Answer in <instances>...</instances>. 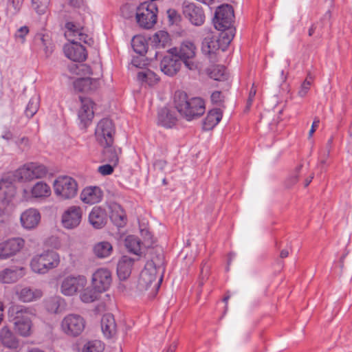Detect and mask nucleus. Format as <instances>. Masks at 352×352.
<instances>
[{
	"label": "nucleus",
	"mask_w": 352,
	"mask_h": 352,
	"mask_svg": "<svg viewBox=\"0 0 352 352\" xmlns=\"http://www.w3.org/2000/svg\"><path fill=\"white\" fill-rule=\"evenodd\" d=\"M19 299L24 302H30L41 298L43 292L41 289L25 287L17 292Z\"/></svg>",
	"instance_id": "b1692460"
},
{
	"label": "nucleus",
	"mask_w": 352,
	"mask_h": 352,
	"mask_svg": "<svg viewBox=\"0 0 352 352\" xmlns=\"http://www.w3.org/2000/svg\"><path fill=\"white\" fill-rule=\"evenodd\" d=\"M222 111L219 108L210 110L203 122V127L205 130L212 129L221 120Z\"/></svg>",
	"instance_id": "bb28decb"
},
{
	"label": "nucleus",
	"mask_w": 352,
	"mask_h": 352,
	"mask_svg": "<svg viewBox=\"0 0 352 352\" xmlns=\"http://www.w3.org/2000/svg\"><path fill=\"white\" fill-rule=\"evenodd\" d=\"M137 12H144L146 14H155L157 15L158 8L155 3L145 1L137 8Z\"/></svg>",
	"instance_id": "a18cd8bd"
},
{
	"label": "nucleus",
	"mask_w": 352,
	"mask_h": 352,
	"mask_svg": "<svg viewBox=\"0 0 352 352\" xmlns=\"http://www.w3.org/2000/svg\"><path fill=\"white\" fill-rule=\"evenodd\" d=\"M70 43L64 45L63 50L65 56L74 62L85 61L87 56V51L76 39L70 40Z\"/></svg>",
	"instance_id": "9b49d317"
},
{
	"label": "nucleus",
	"mask_w": 352,
	"mask_h": 352,
	"mask_svg": "<svg viewBox=\"0 0 352 352\" xmlns=\"http://www.w3.org/2000/svg\"><path fill=\"white\" fill-rule=\"evenodd\" d=\"M320 123V120L318 118L316 117L314 118V120L312 123V125H311V129L309 132V138H311L314 133L316 131V129L318 126V124Z\"/></svg>",
	"instance_id": "774afa93"
},
{
	"label": "nucleus",
	"mask_w": 352,
	"mask_h": 352,
	"mask_svg": "<svg viewBox=\"0 0 352 352\" xmlns=\"http://www.w3.org/2000/svg\"><path fill=\"white\" fill-rule=\"evenodd\" d=\"M113 248L111 244L107 241H101L96 243L93 248V251L94 254L98 258H106L109 256Z\"/></svg>",
	"instance_id": "7c9ffc66"
},
{
	"label": "nucleus",
	"mask_w": 352,
	"mask_h": 352,
	"mask_svg": "<svg viewBox=\"0 0 352 352\" xmlns=\"http://www.w3.org/2000/svg\"><path fill=\"white\" fill-rule=\"evenodd\" d=\"M142 245V242L140 240L133 235L128 236L125 239V246L129 250V252L135 254L140 255L141 254V246Z\"/></svg>",
	"instance_id": "f704fd0d"
},
{
	"label": "nucleus",
	"mask_w": 352,
	"mask_h": 352,
	"mask_svg": "<svg viewBox=\"0 0 352 352\" xmlns=\"http://www.w3.org/2000/svg\"><path fill=\"white\" fill-rule=\"evenodd\" d=\"M302 167V164H300L296 168L295 175L289 177L287 182V187L290 188L292 186L295 184L298 180V173Z\"/></svg>",
	"instance_id": "bf43d9fd"
},
{
	"label": "nucleus",
	"mask_w": 352,
	"mask_h": 352,
	"mask_svg": "<svg viewBox=\"0 0 352 352\" xmlns=\"http://www.w3.org/2000/svg\"><path fill=\"white\" fill-rule=\"evenodd\" d=\"M207 72L210 78L214 80H225L228 77L226 69L223 65H218L212 66L207 69Z\"/></svg>",
	"instance_id": "2f4dec72"
},
{
	"label": "nucleus",
	"mask_w": 352,
	"mask_h": 352,
	"mask_svg": "<svg viewBox=\"0 0 352 352\" xmlns=\"http://www.w3.org/2000/svg\"><path fill=\"white\" fill-rule=\"evenodd\" d=\"M185 66L190 70H195L197 68V65L191 59L182 60Z\"/></svg>",
	"instance_id": "338daca9"
},
{
	"label": "nucleus",
	"mask_w": 352,
	"mask_h": 352,
	"mask_svg": "<svg viewBox=\"0 0 352 352\" xmlns=\"http://www.w3.org/2000/svg\"><path fill=\"white\" fill-rule=\"evenodd\" d=\"M16 189L13 185L4 181H0V201L9 204L15 196Z\"/></svg>",
	"instance_id": "c85d7f7f"
},
{
	"label": "nucleus",
	"mask_w": 352,
	"mask_h": 352,
	"mask_svg": "<svg viewBox=\"0 0 352 352\" xmlns=\"http://www.w3.org/2000/svg\"><path fill=\"white\" fill-rule=\"evenodd\" d=\"M54 188L58 196L68 199L76 196L78 185L76 182L70 177H58L54 183Z\"/></svg>",
	"instance_id": "423d86ee"
},
{
	"label": "nucleus",
	"mask_w": 352,
	"mask_h": 352,
	"mask_svg": "<svg viewBox=\"0 0 352 352\" xmlns=\"http://www.w3.org/2000/svg\"><path fill=\"white\" fill-rule=\"evenodd\" d=\"M196 46L190 41H185L182 43L179 48H177V52L175 53L179 60L192 59L196 55Z\"/></svg>",
	"instance_id": "393cba45"
},
{
	"label": "nucleus",
	"mask_w": 352,
	"mask_h": 352,
	"mask_svg": "<svg viewBox=\"0 0 352 352\" xmlns=\"http://www.w3.org/2000/svg\"><path fill=\"white\" fill-rule=\"evenodd\" d=\"M81 107L78 111V118L85 125H87L94 118L93 101L88 98L79 96Z\"/></svg>",
	"instance_id": "a211bd4d"
},
{
	"label": "nucleus",
	"mask_w": 352,
	"mask_h": 352,
	"mask_svg": "<svg viewBox=\"0 0 352 352\" xmlns=\"http://www.w3.org/2000/svg\"><path fill=\"white\" fill-rule=\"evenodd\" d=\"M151 264L152 267L154 269H156L157 271H160L163 272L164 270V257L162 253H159L156 254L155 256H153L151 261H148L146 264Z\"/></svg>",
	"instance_id": "de8ad7c7"
},
{
	"label": "nucleus",
	"mask_w": 352,
	"mask_h": 352,
	"mask_svg": "<svg viewBox=\"0 0 352 352\" xmlns=\"http://www.w3.org/2000/svg\"><path fill=\"white\" fill-rule=\"evenodd\" d=\"M138 79L142 82H146L149 85H153L158 82L157 75L150 69H146L138 73Z\"/></svg>",
	"instance_id": "37998d69"
},
{
	"label": "nucleus",
	"mask_w": 352,
	"mask_h": 352,
	"mask_svg": "<svg viewBox=\"0 0 352 352\" xmlns=\"http://www.w3.org/2000/svg\"><path fill=\"white\" fill-rule=\"evenodd\" d=\"M136 19L140 26L145 29H150L156 23L157 15L155 14H146L144 12H136Z\"/></svg>",
	"instance_id": "c756f323"
},
{
	"label": "nucleus",
	"mask_w": 352,
	"mask_h": 352,
	"mask_svg": "<svg viewBox=\"0 0 352 352\" xmlns=\"http://www.w3.org/2000/svg\"><path fill=\"white\" fill-rule=\"evenodd\" d=\"M18 272L16 270L6 268L0 271V283L10 284L19 280Z\"/></svg>",
	"instance_id": "4c0bfd02"
},
{
	"label": "nucleus",
	"mask_w": 352,
	"mask_h": 352,
	"mask_svg": "<svg viewBox=\"0 0 352 352\" xmlns=\"http://www.w3.org/2000/svg\"><path fill=\"white\" fill-rule=\"evenodd\" d=\"M211 101L213 104L221 106L223 102V96L221 91H215L211 95Z\"/></svg>",
	"instance_id": "13d9d810"
},
{
	"label": "nucleus",
	"mask_w": 352,
	"mask_h": 352,
	"mask_svg": "<svg viewBox=\"0 0 352 352\" xmlns=\"http://www.w3.org/2000/svg\"><path fill=\"white\" fill-rule=\"evenodd\" d=\"M102 198V193L98 187L85 188L80 194L81 200L88 204H94L98 203Z\"/></svg>",
	"instance_id": "5701e85b"
},
{
	"label": "nucleus",
	"mask_w": 352,
	"mask_h": 352,
	"mask_svg": "<svg viewBox=\"0 0 352 352\" xmlns=\"http://www.w3.org/2000/svg\"><path fill=\"white\" fill-rule=\"evenodd\" d=\"M210 273V266L207 262H203L201 265L200 273L199 276V286L201 287L206 279H208Z\"/></svg>",
	"instance_id": "603ef678"
},
{
	"label": "nucleus",
	"mask_w": 352,
	"mask_h": 352,
	"mask_svg": "<svg viewBox=\"0 0 352 352\" xmlns=\"http://www.w3.org/2000/svg\"><path fill=\"white\" fill-rule=\"evenodd\" d=\"M35 42L38 45L43 47L45 56L49 57L53 52V45L48 35L37 34L35 36Z\"/></svg>",
	"instance_id": "c9c22d12"
},
{
	"label": "nucleus",
	"mask_w": 352,
	"mask_h": 352,
	"mask_svg": "<svg viewBox=\"0 0 352 352\" xmlns=\"http://www.w3.org/2000/svg\"><path fill=\"white\" fill-rule=\"evenodd\" d=\"M9 320L14 325L16 331L23 337L31 333L32 309L19 305H12L8 309Z\"/></svg>",
	"instance_id": "f03ea898"
},
{
	"label": "nucleus",
	"mask_w": 352,
	"mask_h": 352,
	"mask_svg": "<svg viewBox=\"0 0 352 352\" xmlns=\"http://www.w3.org/2000/svg\"><path fill=\"white\" fill-rule=\"evenodd\" d=\"M168 17L169 19V21L173 24L175 23H177L180 21V15L178 12L174 9H168L167 10Z\"/></svg>",
	"instance_id": "052dcab7"
},
{
	"label": "nucleus",
	"mask_w": 352,
	"mask_h": 352,
	"mask_svg": "<svg viewBox=\"0 0 352 352\" xmlns=\"http://www.w3.org/2000/svg\"><path fill=\"white\" fill-rule=\"evenodd\" d=\"M29 32V28L27 26L21 27L15 34L16 38H19L21 39V43H23L25 41V36Z\"/></svg>",
	"instance_id": "0e129e2a"
},
{
	"label": "nucleus",
	"mask_w": 352,
	"mask_h": 352,
	"mask_svg": "<svg viewBox=\"0 0 352 352\" xmlns=\"http://www.w3.org/2000/svg\"><path fill=\"white\" fill-rule=\"evenodd\" d=\"M112 281L110 271L105 268L98 269L93 274L91 285L96 292L102 293L107 291Z\"/></svg>",
	"instance_id": "9d476101"
},
{
	"label": "nucleus",
	"mask_w": 352,
	"mask_h": 352,
	"mask_svg": "<svg viewBox=\"0 0 352 352\" xmlns=\"http://www.w3.org/2000/svg\"><path fill=\"white\" fill-rule=\"evenodd\" d=\"M89 221L94 228L100 229L107 223V214L100 207H94L89 215Z\"/></svg>",
	"instance_id": "412c9836"
},
{
	"label": "nucleus",
	"mask_w": 352,
	"mask_h": 352,
	"mask_svg": "<svg viewBox=\"0 0 352 352\" xmlns=\"http://www.w3.org/2000/svg\"><path fill=\"white\" fill-rule=\"evenodd\" d=\"M131 46L135 52L140 55H144L148 52V43L144 37L135 36L131 40Z\"/></svg>",
	"instance_id": "72a5a7b5"
},
{
	"label": "nucleus",
	"mask_w": 352,
	"mask_h": 352,
	"mask_svg": "<svg viewBox=\"0 0 352 352\" xmlns=\"http://www.w3.org/2000/svg\"><path fill=\"white\" fill-rule=\"evenodd\" d=\"M323 28L322 21L313 23L308 30V35L309 36L316 34L318 37L322 36L321 30Z\"/></svg>",
	"instance_id": "4d7b16f0"
},
{
	"label": "nucleus",
	"mask_w": 352,
	"mask_h": 352,
	"mask_svg": "<svg viewBox=\"0 0 352 352\" xmlns=\"http://www.w3.org/2000/svg\"><path fill=\"white\" fill-rule=\"evenodd\" d=\"M59 263L58 254L53 250H48L33 257L30 267L34 272L45 274L50 270L56 267Z\"/></svg>",
	"instance_id": "7ed1b4c3"
},
{
	"label": "nucleus",
	"mask_w": 352,
	"mask_h": 352,
	"mask_svg": "<svg viewBox=\"0 0 352 352\" xmlns=\"http://www.w3.org/2000/svg\"><path fill=\"white\" fill-rule=\"evenodd\" d=\"M24 245V240L14 238L0 243V259H7L19 252Z\"/></svg>",
	"instance_id": "4468645a"
},
{
	"label": "nucleus",
	"mask_w": 352,
	"mask_h": 352,
	"mask_svg": "<svg viewBox=\"0 0 352 352\" xmlns=\"http://www.w3.org/2000/svg\"><path fill=\"white\" fill-rule=\"evenodd\" d=\"M103 149L104 160L109 162L113 166H116L118 162V155L115 148L112 145H101Z\"/></svg>",
	"instance_id": "ea45409f"
},
{
	"label": "nucleus",
	"mask_w": 352,
	"mask_h": 352,
	"mask_svg": "<svg viewBox=\"0 0 352 352\" xmlns=\"http://www.w3.org/2000/svg\"><path fill=\"white\" fill-rule=\"evenodd\" d=\"M134 259L128 256H122L117 265V274L120 280L127 279L131 273Z\"/></svg>",
	"instance_id": "aec40b11"
},
{
	"label": "nucleus",
	"mask_w": 352,
	"mask_h": 352,
	"mask_svg": "<svg viewBox=\"0 0 352 352\" xmlns=\"http://www.w3.org/2000/svg\"><path fill=\"white\" fill-rule=\"evenodd\" d=\"M104 346L100 341L93 340L87 342L83 346L82 352H102Z\"/></svg>",
	"instance_id": "49530a36"
},
{
	"label": "nucleus",
	"mask_w": 352,
	"mask_h": 352,
	"mask_svg": "<svg viewBox=\"0 0 352 352\" xmlns=\"http://www.w3.org/2000/svg\"><path fill=\"white\" fill-rule=\"evenodd\" d=\"M0 342L3 347L10 349H16L19 346V339L8 326L0 329Z\"/></svg>",
	"instance_id": "f3484780"
},
{
	"label": "nucleus",
	"mask_w": 352,
	"mask_h": 352,
	"mask_svg": "<svg viewBox=\"0 0 352 352\" xmlns=\"http://www.w3.org/2000/svg\"><path fill=\"white\" fill-rule=\"evenodd\" d=\"M50 193V187L43 182H37L32 188V195L34 197H48Z\"/></svg>",
	"instance_id": "58836bf2"
},
{
	"label": "nucleus",
	"mask_w": 352,
	"mask_h": 352,
	"mask_svg": "<svg viewBox=\"0 0 352 352\" xmlns=\"http://www.w3.org/2000/svg\"><path fill=\"white\" fill-rule=\"evenodd\" d=\"M221 32V36L224 42L230 43L234 36L235 29L230 26Z\"/></svg>",
	"instance_id": "5fc2aeb1"
},
{
	"label": "nucleus",
	"mask_w": 352,
	"mask_h": 352,
	"mask_svg": "<svg viewBox=\"0 0 352 352\" xmlns=\"http://www.w3.org/2000/svg\"><path fill=\"white\" fill-rule=\"evenodd\" d=\"M113 165L105 164L98 167V172L102 175H109L113 172Z\"/></svg>",
	"instance_id": "e2e57ef3"
},
{
	"label": "nucleus",
	"mask_w": 352,
	"mask_h": 352,
	"mask_svg": "<svg viewBox=\"0 0 352 352\" xmlns=\"http://www.w3.org/2000/svg\"><path fill=\"white\" fill-rule=\"evenodd\" d=\"M219 41L218 38L210 33L202 41L201 51L205 54H212L219 49Z\"/></svg>",
	"instance_id": "cd10ccee"
},
{
	"label": "nucleus",
	"mask_w": 352,
	"mask_h": 352,
	"mask_svg": "<svg viewBox=\"0 0 352 352\" xmlns=\"http://www.w3.org/2000/svg\"><path fill=\"white\" fill-rule=\"evenodd\" d=\"M65 28L67 32L65 33L68 36L76 37L78 34L83 30V28L79 25H76L73 22H67L65 23Z\"/></svg>",
	"instance_id": "8fccbe9b"
},
{
	"label": "nucleus",
	"mask_w": 352,
	"mask_h": 352,
	"mask_svg": "<svg viewBox=\"0 0 352 352\" xmlns=\"http://www.w3.org/2000/svg\"><path fill=\"white\" fill-rule=\"evenodd\" d=\"M38 109V98L37 97L32 98L25 110V113L28 118H32Z\"/></svg>",
	"instance_id": "09e8293b"
},
{
	"label": "nucleus",
	"mask_w": 352,
	"mask_h": 352,
	"mask_svg": "<svg viewBox=\"0 0 352 352\" xmlns=\"http://www.w3.org/2000/svg\"><path fill=\"white\" fill-rule=\"evenodd\" d=\"M141 235L144 239L142 245L146 248H149L153 244L154 241L153 239V236L148 230H141Z\"/></svg>",
	"instance_id": "6e6d98bb"
},
{
	"label": "nucleus",
	"mask_w": 352,
	"mask_h": 352,
	"mask_svg": "<svg viewBox=\"0 0 352 352\" xmlns=\"http://www.w3.org/2000/svg\"><path fill=\"white\" fill-rule=\"evenodd\" d=\"M234 17V10L232 6L225 4L219 6L213 19L215 29L219 31H223L228 28H230Z\"/></svg>",
	"instance_id": "0eeeda50"
},
{
	"label": "nucleus",
	"mask_w": 352,
	"mask_h": 352,
	"mask_svg": "<svg viewBox=\"0 0 352 352\" xmlns=\"http://www.w3.org/2000/svg\"><path fill=\"white\" fill-rule=\"evenodd\" d=\"M98 292L92 291L91 289H85L81 294L80 298L81 300L86 303L91 302L97 300L98 298Z\"/></svg>",
	"instance_id": "864d4df0"
},
{
	"label": "nucleus",
	"mask_w": 352,
	"mask_h": 352,
	"mask_svg": "<svg viewBox=\"0 0 352 352\" xmlns=\"http://www.w3.org/2000/svg\"><path fill=\"white\" fill-rule=\"evenodd\" d=\"M177 52V47L170 49L160 62V69L167 76H175L181 68L182 62L175 54Z\"/></svg>",
	"instance_id": "1a4fd4ad"
},
{
	"label": "nucleus",
	"mask_w": 352,
	"mask_h": 352,
	"mask_svg": "<svg viewBox=\"0 0 352 352\" xmlns=\"http://www.w3.org/2000/svg\"><path fill=\"white\" fill-rule=\"evenodd\" d=\"M78 40L79 41H82L85 44H87L88 45H91L94 43V40L89 37L87 34H85L82 30L78 34Z\"/></svg>",
	"instance_id": "69168bd1"
},
{
	"label": "nucleus",
	"mask_w": 352,
	"mask_h": 352,
	"mask_svg": "<svg viewBox=\"0 0 352 352\" xmlns=\"http://www.w3.org/2000/svg\"><path fill=\"white\" fill-rule=\"evenodd\" d=\"M85 320L78 314H70L63 318L61 329L67 336L76 338L79 336L85 328Z\"/></svg>",
	"instance_id": "39448f33"
},
{
	"label": "nucleus",
	"mask_w": 352,
	"mask_h": 352,
	"mask_svg": "<svg viewBox=\"0 0 352 352\" xmlns=\"http://www.w3.org/2000/svg\"><path fill=\"white\" fill-rule=\"evenodd\" d=\"M82 219V210L79 206L69 207L63 214L62 223L67 229H74L79 226Z\"/></svg>",
	"instance_id": "2eb2a0df"
},
{
	"label": "nucleus",
	"mask_w": 352,
	"mask_h": 352,
	"mask_svg": "<svg viewBox=\"0 0 352 352\" xmlns=\"http://www.w3.org/2000/svg\"><path fill=\"white\" fill-rule=\"evenodd\" d=\"M29 166H30L32 170L31 173L32 175L33 179L42 178L45 177L47 173V168L43 164L30 162L29 163Z\"/></svg>",
	"instance_id": "c03bdc74"
},
{
	"label": "nucleus",
	"mask_w": 352,
	"mask_h": 352,
	"mask_svg": "<svg viewBox=\"0 0 352 352\" xmlns=\"http://www.w3.org/2000/svg\"><path fill=\"white\" fill-rule=\"evenodd\" d=\"M115 128L111 120L104 118L101 120L96 129L95 135L100 145H112Z\"/></svg>",
	"instance_id": "6e6552de"
},
{
	"label": "nucleus",
	"mask_w": 352,
	"mask_h": 352,
	"mask_svg": "<svg viewBox=\"0 0 352 352\" xmlns=\"http://www.w3.org/2000/svg\"><path fill=\"white\" fill-rule=\"evenodd\" d=\"M169 42V34L165 31H158L151 38V43L155 48L165 47Z\"/></svg>",
	"instance_id": "473e14b6"
},
{
	"label": "nucleus",
	"mask_w": 352,
	"mask_h": 352,
	"mask_svg": "<svg viewBox=\"0 0 352 352\" xmlns=\"http://www.w3.org/2000/svg\"><path fill=\"white\" fill-rule=\"evenodd\" d=\"M110 218L112 222L118 227H123L126 223V214L120 207L112 210Z\"/></svg>",
	"instance_id": "79ce46f5"
},
{
	"label": "nucleus",
	"mask_w": 352,
	"mask_h": 352,
	"mask_svg": "<svg viewBox=\"0 0 352 352\" xmlns=\"http://www.w3.org/2000/svg\"><path fill=\"white\" fill-rule=\"evenodd\" d=\"M50 0H32V7L38 14H44Z\"/></svg>",
	"instance_id": "3c124183"
},
{
	"label": "nucleus",
	"mask_w": 352,
	"mask_h": 352,
	"mask_svg": "<svg viewBox=\"0 0 352 352\" xmlns=\"http://www.w3.org/2000/svg\"><path fill=\"white\" fill-rule=\"evenodd\" d=\"M157 122L159 124L164 127L171 128L175 124L177 117L172 110L164 107L158 111Z\"/></svg>",
	"instance_id": "4be33fe9"
},
{
	"label": "nucleus",
	"mask_w": 352,
	"mask_h": 352,
	"mask_svg": "<svg viewBox=\"0 0 352 352\" xmlns=\"http://www.w3.org/2000/svg\"><path fill=\"white\" fill-rule=\"evenodd\" d=\"M311 85L308 80H304L301 84L298 95L301 98L305 97L310 89Z\"/></svg>",
	"instance_id": "680f3d73"
},
{
	"label": "nucleus",
	"mask_w": 352,
	"mask_h": 352,
	"mask_svg": "<svg viewBox=\"0 0 352 352\" xmlns=\"http://www.w3.org/2000/svg\"><path fill=\"white\" fill-rule=\"evenodd\" d=\"M85 284L86 278L83 276H67L61 283L60 292L65 296H72Z\"/></svg>",
	"instance_id": "f8f14e48"
},
{
	"label": "nucleus",
	"mask_w": 352,
	"mask_h": 352,
	"mask_svg": "<svg viewBox=\"0 0 352 352\" xmlns=\"http://www.w3.org/2000/svg\"><path fill=\"white\" fill-rule=\"evenodd\" d=\"M32 170L29 163L18 168L14 174V179L18 182H26L33 179Z\"/></svg>",
	"instance_id": "e433bc0d"
},
{
	"label": "nucleus",
	"mask_w": 352,
	"mask_h": 352,
	"mask_svg": "<svg viewBox=\"0 0 352 352\" xmlns=\"http://www.w3.org/2000/svg\"><path fill=\"white\" fill-rule=\"evenodd\" d=\"M183 14L194 25L200 26L204 23L205 14L203 9L193 3H184Z\"/></svg>",
	"instance_id": "ddd939ff"
},
{
	"label": "nucleus",
	"mask_w": 352,
	"mask_h": 352,
	"mask_svg": "<svg viewBox=\"0 0 352 352\" xmlns=\"http://www.w3.org/2000/svg\"><path fill=\"white\" fill-rule=\"evenodd\" d=\"M101 329L105 336L113 337L116 333V323L111 314L103 315L101 319Z\"/></svg>",
	"instance_id": "a878e982"
},
{
	"label": "nucleus",
	"mask_w": 352,
	"mask_h": 352,
	"mask_svg": "<svg viewBox=\"0 0 352 352\" xmlns=\"http://www.w3.org/2000/svg\"><path fill=\"white\" fill-rule=\"evenodd\" d=\"M21 226L27 230L37 227L41 221V214L36 209L30 208L25 210L20 217Z\"/></svg>",
	"instance_id": "dca6fc26"
},
{
	"label": "nucleus",
	"mask_w": 352,
	"mask_h": 352,
	"mask_svg": "<svg viewBox=\"0 0 352 352\" xmlns=\"http://www.w3.org/2000/svg\"><path fill=\"white\" fill-rule=\"evenodd\" d=\"M76 91L79 92H89L96 90L100 87L99 78H80L74 82Z\"/></svg>",
	"instance_id": "6ab92c4d"
},
{
	"label": "nucleus",
	"mask_w": 352,
	"mask_h": 352,
	"mask_svg": "<svg viewBox=\"0 0 352 352\" xmlns=\"http://www.w3.org/2000/svg\"><path fill=\"white\" fill-rule=\"evenodd\" d=\"M157 272L156 269L152 267L151 263L145 265L144 270L140 273L138 282V288L140 292L151 289L153 295L157 293L163 278L162 274L159 276L158 280H156Z\"/></svg>",
	"instance_id": "20e7f679"
},
{
	"label": "nucleus",
	"mask_w": 352,
	"mask_h": 352,
	"mask_svg": "<svg viewBox=\"0 0 352 352\" xmlns=\"http://www.w3.org/2000/svg\"><path fill=\"white\" fill-rule=\"evenodd\" d=\"M63 302V300L59 296H51L45 300V307L47 311L56 314Z\"/></svg>",
	"instance_id": "a19ab883"
},
{
	"label": "nucleus",
	"mask_w": 352,
	"mask_h": 352,
	"mask_svg": "<svg viewBox=\"0 0 352 352\" xmlns=\"http://www.w3.org/2000/svg\"><path fill=\"white\" fill-rule=\"evenodd\" d=\"M174 105L178 113L188 121L201 116L206 110L205 102L201 98L188 99L187 94L177 91L174 94Z\"/></svg>",
	"instance_id": "f257e3e1"
}]
</instances>
